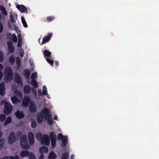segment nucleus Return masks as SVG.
Returning <instances> with one entry per match:
<instances>
[{
    "label": "nucleus",
    "mask_w": 159,
    "mask_h": 159,
    "mask_svg": "<svg viewBox=\"0 0 159 159\" xmlns=\"http://www.w3.org/2000/svg\"><path fill=\"white\" fill-rule=\"evenodd\" d=\"M50 115H52L50 113L48 109L46 107L44 108L37 116V120L38 122L39 123H42L43 119L45 121L47 120Z\"/></svg>",
    "instance_id": "f257e3e1"
},
{
    "label": "nucleus",
    "mask_w": 159,
    "mask_h": 159,
    "mask_svg": "<svg viewBox=\"0 0 159 159\" xmlns=\"http://www.w3.org/2000/svg\"><path fill=\"white\" fill-rule=\"evenodd\" d=\"M20 144L21 147L24 149H29L30 146L28 145V140L27 136L26 134H23L20 138Z\"/></svg>",
    "instance_id": "f03ea898"
},
{
    "label": "nucleus",
    "mask_w": 159,
    "mask_h": 159,
    "mask_svg": "<svg viewBox=\"0 0 159 159\" xmlns=\"http://www.w3.org/2000/svg\"><path fill=\"white\" fill-rule=\"evenodd\" d=\"M4 78L7 80H11L13 77V72L10 67H7L4 70Z\"/></svg>",
    "instance_id": "7ed1b4c3"
},
{
    "label": "nucleus",
    "mask_w": 159,
    "mask_h": 159,
    "mask_svg": "<svg viewBox=\"0 0 159 159\" xmlns=\"http://www.w3.org/2000/svg\"><path fill=\"white\" fill-rule=\"evenodd\" d=\"M2 102L4 103V107L3 110L4 113L6 115H9L11 112L12 107L9 102H6L5 100H3Z\"/></svg>",
    "instance_id": "20e7f679"
},
{
    "label": "nucleus",
    "mask_w": 159,
    "mask_h": 159,
    "mask_svg": "<svg viewBox=\"0 0 159 159\" xmlns=\"http://www.w3.org/2000/svg\"><path fill=\"white\" fill-rule=\"evenodd\" d=\"M50 140L49 136L47 134L44 135L41 140L42 144L48 145L50 143Z\"/></svg>",
    "instance_id": "39448f33"
},
{
    "label": "nucleus",
    "mask_w": 159,
    "mask_h": 159,
    "mask_svg": "<svg viewBox=\"0 0 159 159\" xmlns=\"http://www.w3.org/2000/svg\"><path fill=\"white\" fill-rule=\"evenodd\" d=\"M14 81L20 85H22L23 84L20 75L17 73H16L15 74Z\"/></svg>",
    "instance_id": "423d86ee"
},
{
    "label": "nucleus",
    "mask_w": 159,
    "mask_h": 159,
    "mask_svg": "<svg viewBox=\"0 0 159 159\" xmlns=\"http://www.w3.org/2000/svg\"><path fill=\"white\" fill-rule=\"evenodd\" d=\"M16 139V135L14 132H11L8 136V143L10 144L13 143L15 141Z\"/></svg>",
    "instance_id": "0eeeda50"
},
{
    "label": "nucleus",
    "mask_w": 159,
    "mask_h": 159,
    "mask_svg": "<svg viewBox=\"0 0 159 159\" xmlns=\"http://www.w3.org/2000/svg\"><path fill=\"white\" fill-rule=\"evenodd\" d=\"M29 142L30 145H33L34 142V137L33 134L30 132L28 134Z\"/></svg>",
    "instance_id": "6e6552de"
},
{
    "label": "nucleus",
    "mask_w": 159,
    "mask_h": 159,
    "mask_svg": "<svg viewBox=\"0 0 159 159\" xmlns=\"http://www.w3.org/2000/svg\"><path fill=\"white\" fill-rule=\"evenodd\" d=\"M30 102H31V101L30 98L28 96L25 97L22 101V105L24 107H26Z\"/></svg>",
    "instance_id": "1a4fd4ad"
},
{
    "label": "nucleus",
    "mask_w": 159,
    "mask_h": 159,
    "mask_svg": "<svg viewBox=\"0 0 159 159\" xmlns=\"http://www.w3.org/2000/svg\"><path fill=\"white\" fill-rule=\"evenodd\" d=\"M52 36L51 33H49L48 34L43 38L41 44H43L48 42Z\"/></svg>",
    "instance_id": "9d476101"
},
{
    "label": "nucleus",
    "mask_w": 159,
    "mask_h": 159,
    "mask_svg": "<svg viewBox=\"0 0 159 159\" xmlns=\"http://www.w3.org/2000/svg\"><path fill=\"white\" fill-rule=\"evenodd\" d=\"M16 7L19 10V11L22 13H25L27 12V8L24 5H17Z\"/></svg>",
    "instance_id": "9b49d317"
},
{
    "label": "nucleus",
    "mask_w": 159,
    "mask_h": 159,
    "mask_svg": "<svg viewBox=\"0 0 159 159\" xmlns=\"http://www.w3.org/2000/svg\"><path fill=\"white\" fill-rule=\"evenodd\" d=\"M6 93V89L5 87V84L2 82L0 84V95L4 96Z\"/></svg>",
    "instance_id": "f8f14e48"
},
{
    "label": "nucleus",
    "mask_w": 159,
    "mask_h": 159,
    "mask_svg": "<svg viewBox=\"0 0 159 159\" xmlns=\"http://www.w3.org/2000/svg\"><path fill=\"white\" fill-rule=\"evenodd\" d=\"M7 43L9 52L11 53L13 52L14 51V48L12 43L11 41H8Z\"/></svg>",
    "instance_id": "ddd939ff"
},
{
    "label": "nucleus",
    "mask_w": 159,
    "mask_h": 159,
    "mask_svg": "<svg viewBox=\"0 0 159 159\" xmlns=\"http://www.w3.org/2000/svg\"><path fill=\"white\" fill-rule=\"evenodd\" d=\"M15 115L19 119L23 118L25 116L22 111H20L19 110L16 111Z\"/></svg>",
    "instance_id": "4468645a"
},
{
    "label": "nucleus",
    "mask_w": 159,
    "mask_h": 159,
    "mask_svg": "<svg viewBox=\"0 0 159 159\" xmlns=\"http://www.w3.org/2000/svg\"><path fill=\"white\" fill-rule=\"evenodd\" d=\"M32 89V88H31L30 86H25L23 89L24 93L26 94H29L30 93Z\"/></svg>",
    "instance_id": "2eb2a0df"
},
{
    "label": "nucleus",
    "mask_w": 159,
    "mask_h": 159,
    "mask_svg": "<svg viewBox=\"0 0 159 159\" xmlns=\"http://www.w3.org/2000/svg\"><path fill=\"white\" fill-rule=\"evenodd\" d=\"M24 76L27 80H29L30 78V72L28 69H25L23 70Z\"/></svg>",
    "instance_id": "dca6fc26"
},
{
    "label": "nucleus",
    "mask_w": 159,
    "mask_h": 159,
    "mask_svg": "<svg viewBox=\"0 0 159 159\" xmlns=\"http://www.w3.org/2000/svg\"><path fill=\"white\" fill-rule=\"evenodd\" d=\"M68 142V137L66 136L64 137L63 139L61 141V147L62 148H64Z\"/></svg>",
    "instance_id": "f3484780"
},
{
    "label": "nucleus",
    "mask_w": 159,
    "mask_h": 159,
    "mask_svg": "<svg viewBox=\"0 0 159 159\" xmlns=\"http://www.w3.org/2000/svg\"><path fill=\"white\" fill-rule=\"evenodd\" d=\"M30 153L29 151L27 150L23 151L20 152V155L21 157H27L30 155Z\"/></svg>",
    "instance_id": "a211bd4d"
},
{
    "label": "nucleus",
    "mask_w": 159,
    "mask_h": 159,
    "mask_svg": "<svg viewBox=\"0 0 159 159\" xmlns=\"http://www.w3.org/2000/svg\"><path fill=\"white\" fill-rule=\"evenodd\" d=\"M40 153H47L48 151V148L46 146H42L39 149Z\"/></svg>",
    "instance_id": "6ab92c4d"
},
{
    "label": "nucleus",
    "mask_w": 159,
    "mask_h": 159,
    "mask_svg": "<svg viewBox=\"0 0 159 159\" xmlns=\"http://www.w3.org/2000/svg\"><path fill=\"white\" fill-rule=\"evenodd\" d=\"M47 122L48 124L49 125H52L53 123V121L52 117V115H50L47 118Z\"/></svg>",
    "instance_id": "aec40b11"
},
{
    "label": "nucleus",
    "mask_w": 159,
    "mask_h": 159,
    "mask_svg": "<svg viewBox=\"0 0 159 159\" xmlns=\"http://www.w3.org/2000/svg\"><path fill=\"white\" fill-rule=\"evenodd\" d=\"M56 158V155L53 151L51 152L49 154L48 159H55Z\"/></svg>",
    "instance_id": "412c9836"
},
{
    "label": "nucleus",
    "mask_w": 159,
    "mask_h": 159,
    "mask_svg": "<svg viewBox=\"0 0 159 159\" xmlns=\"http://www.w3.org/2000/svg\"><path fill=\"white\" fill-rule=\"evenodd\" d=\"M29 109L31 113H34L36 111V107L34 105L31 104L29 107Z\"/></svg>",
    "instance_id": "4be33fe9"
},
{
    "label": "nucleus",
    "mask_w": 159,
    "mask_h": 159,
    "mask_svg": "<svg viewBox=\"0 0 159 159\" xmlns=\"http://www.w3.org/2000/svg\"><path fill=\"white\" fill-rule=\"evenodd\" d=\"M8 158H9V159H20L18 155H16L15 157L12 156L9 157L5 156L2 158V159H8Z\"/></svg>",
    "instance_id": "5701e85b"
},
{
    "label": "nucleus",
    "mask_w": 159,
    "mask_h": 159,
    "mask_svg": "<svg viewBox=\"0 0 159 159\" xmlns=\"http://www.w3.org/2000/svg\"><path fill=\"white\" fill-rule=\"evenodd\" d=\"M51 140H56V134L53 131H51L50 134Z\"/></svg>",
    "instance_id": "b1692460"
},
{
    "label": "nucleus",
    "mask_w": 159,
    "mask_h": 159,
    "mask_svg": "<svg viewBox=\"0 0 159 159\" xmlns=\"http://www.w3.org/2000/svg\"><path fill=\"white\" fill-rule=\"evenodd\" d=\"M31 84L34 88L37 89L38 88V83L35 80L32 79Z\"/></svg>",
    "instance_id": "393cba45"
},
{
    "label": "nucleus",
    "mask_w": 159,
    "mask_h": 159,
    "mask_svg": "<svg viewBox=\"0 0 159 159\" xmlns=\"http://www.w3.org/2000/svg\"><path fill=\"white\" fill-rule=\"evenodd\" d=\"M12 102L13 104H16L19 102L18 98L16 96L12 97L11 98Z\"/></svg>",
    "instance_id": "a878e982"
},
{
    "label": "nucleus",
    "mask_w": 159,
    "mask_h": 159,
    "mask_svg": "<svg viewBox=\"0 0 159 159\" xmlns=\"http://www.w3.org/2000/svg\"><path fill=\"white\" fill-rule=\"evenodd\" d=\"M51 54V52H49L46 49L44 50L43 52V55L44 56V57H50Z\"/></svg>",
    "instance_id": "bb28decb"
},
{
    "label": "nucleus",
    "mask_w": 159,
    "mask_h": 159,
    "mask_svg": "<svg viewBox=\"0 0 159 159\" xmlns=\"http://www.w3.org/2000/svg\"><path fill=\"white\" fill-rule=\"evenodd\" d=\"M12 121V119L11 117H8L7 118L6 120L4 122V124L5 125H7L8 124L11 123Z\"/></svg>",
    "instance_id": "cd10ccee"
},
{
    "label": "nucleus",
    "mask_w": 159,
    "mask_h": 159,
    "mask_svg": "<svg viewBox=\"0 0 159 159\" xmlns=\"http://www.w3.org/2000/svg\"><path fill=\"white\" fill-rule=\"evenodd\" d=\"M21 20L23 24V26L27 28L28 27V25L25 21V20L23 16H22L21 17Z\"/></svg>",
    "instance_id": "c85d7f7f"
},
{
    "label": "nucleus",
    "mask_w": 159,
    "mask_h": 159,
    "mask_svg": "<svg viewBox=\"0 0 159 159\" xmlns=\"http://www.w3.org/2000/svg\"><path fill=\"white\" fill-rule=\"evenodd\" d=\"M9 61L11 64L12 65L14 64L15 60L13 56H11L10 57L9 59Z\"/></svg>",
    "instance_id": "c756f323"
},
{
    "label": "nucleus",
    "mask_w": 159,
    "mask_h": 159,
    "mask_svg": "<svg viewBox=\"0 0 159 159\" xmlns=\"http://www.w3.org/2000/svg\"><path fill=\"white\" fill-rule=\"evenodd\" d=\"M43 91H42L43 94L44 96H45L46 95H47V96H48V94H47V88H46V87L44 86H43Z\"/></svg>",
    "instance_id": "7c9ffc66"
},
{
    "label": "nucleus",
    "mask_w": 159,
    "mask_h": 159,
    "mask_svg": "<svg viewBox=\"0 0 159 159\" xmlns=\"http://www.w3.org/2000/svg\"><path fill=\"white\" fill-rule=\"evenodd\" d=\"M31 127L32 128H34L36 127L37 125L36 122L35 120L32 119L31 120Z\"/></svg>",
    "instance_id": "2f4dec72"
},
{
    "label": "nucleus",
    "mask_w": 159,
    "mask_h": 159,
    "mask_svg": "<svg viewBox=\"0 0 159 159\" xmlns=\"http://www.w3.org/2000/svg\"><path fill=\"white\" fill-rule=\"evenodd\" d=\"M68 157V154L67 152L64 153L61 158V159H67Z\"/></svg>",
    "instance_id": "473e14b6"
},
{
    "label": "nucleus",
    "mask_w": 159,
    "mask_h": 159,
    "mask_svg": "<svg viewBox=\"0 0 159 159\" xmlns=\"http://www.w3.org/2000/svg\"><path fill=\"white\" fill-rule=\"evenodd\" d=\"M22 43V39L21 37H18V41L17 43V46L20 47L21 46Z\"/></svg>",
    "instance_id": "72a5a7b5"
},
{
    "label": "nucleus",
    "mask_w": 159,
    "mask_h": 159,
    "mask_svg": "<svg viewBox=\"0 0 159 159\" xmlns=\"http://www.w3.org/2000/svg\"><path fill=\"white\" fill-rule=\"evenodd\" d=\"M10 21L12 23H13L15 22H16V21L15 20L14 16L13 15H12L11 14H10Z\"/></svg>",
    "instance_id": "f704fd0d"
},
{
    "label": "nucleus",
    "mask_w": 159,
    "mask_h": 159,
    "mask_svg": "<svg viewBox=\"0 0 159 159\" xmlns=\"http://www.w3.org/2000/svg\"><path fill=\"white\" fill-rule=\"evenodd\" d=\"M6 118V116L4 114H0V121L2 122Z\"/></svg>",
    "instance_id": "c9c22d12"
},
{
    "label": "nucleus",
    "mask_w": 159,
    "mask_h": 159,
    "mask_svg": "<svg viewBox=\"0 0 159 159\" xmlns=\"http://www.w3.org/2000/svg\"><path fill=\"white\" fill-rule=\"evenodd\" d=\"M46 60L48 62L49 64L51 66H53V64L54 61L53 60L49 59L48 58H46Z\"/></svg>",
    "instance_id": "e433bc0d"
},
{
    "label": "nucleus",
    "mask_w": 159,
    "mask_h": 159,
    "mask_svg": "<svg viewBox=\"0 0 159 159\" xmlns=\"http://www.w3.org/2000/svg\"><path fill=\"white\" fill-rule=\"evenodd\" d=\"M64 138L63 134L61 133L58 134L57 136V139L58 140H61Z\"/></svg>",
    "instance_id": "4c0bfd02"
},
{
    "label": "nucleus",
    "mask_w": 159,
    "mask_h": 159,
    "mask_svg": "<svg viewBox=\"0 0 159 159\" xmlns=\"http://www.w3.org/2000/svg\"><path fill=\"white\" fill-rule=\"evenodd\" d=\"M16 64H17V66L18 67V68H19L20 66V60L18 58H16Z\"/></svg>",
    "instance_id": "58836bf2"
},
{
    "label": "nucleus",
    "mask_w": 159,
    "mask_h": 159,
    "mask_svg": "<svg viewBox=\"0 0 159 159\" xmlns=\"http://www.w3.org/2000/svg\"><path fill=\"white\" fill-rule=\"evenodd\" d=\"M12 40L15 43L17 42V39L15 34H13L12 35Z\"/></svg>",
    "instance_id": "ea45409f"
},
{
    "label": "nucleus",
    "mask_w": 159,
    "mask_h": 159,
    "mask_svg": "<svg viewBox=\"0 0 159 159\" xmlns=\"http://www.w3.org/2000/svg\"><path fill=\"white\" fill-rule=\"evenodd\" d=\"M15 94L17 96H18L20 98L22 97V94L20 91H16L15 92Z\"/></svg>",
    "instance_id": "a19ab883"
},
{
    "label": "nucleus",
    "mask_w": 159,
    "mask_h": 159,
    "mask_svg": "<svg viewBox=\"0 0 159 159\" xmlns=\"http://www.w3.org/2000/svg\"><path fill=\"white\" fill-rule=\"evenodd\" d=\"M37 74L36 72H34L32 74L31 78L32 79H34V78L37 77Z\"/></svg>",
    "instance_id": "79ce46f5"
},
{
    "label": "nucleus",
    "mask_w": 159,
    "mask_h": 159,
    "mask_svg": "<svg viewBox=\"0 0 159 159\" xmlns=\"http://www.w3.org/2000/svg\"><path fill=\"white\" fill-rule=\"evenodd\" d=\"M3 54L2 52H0V62L2 61L3 60Z\"/></svg>",
    "instance_id": "37998d69"
},
{
    "label": "nucleus",
    "mask_w": 159,
    "mask_h": 159,
    "mask_svg": "<svg viewBox=\"0 0 159 159\" xmlns=\"http://www.w3.org/2000/svg\"><path fill=\"white\" fill-rule=\"evenodd\" d=\"M30 159H36L34 154V153L30 152Z\"/></svg>",
    "instance_id": "c03bdc74"
},
{
    "label": "nucleus",
    "mask_w": 159,
    "mask_h": 159,
    "mask_svg": "<svg viewBox=\"0 0 159 159\" xmlns=\"http://www.w3.org/2000/svg\"><path fill=\"white\" fill-rule=\"evenodd\" d=\"M36 137L37 138H39L41 139L42 138V134L41 133H38L36 135Z\"/></svg>",
    "instance_id": "a18cd8bd"
},
{
    "label": "nucleus",
    "mask_w": 159,
    "mask_h": 159,
    "mask_svg": "<svg viewBox=\"0 0 159 159\" xmlns=\"http://www.w3.org/2000/svg\"><path fill=\"white\" fill-rule=\"evenodd\" d=\"M51 144L52 146V148H54L56 145V140H51Z\"/></svg>",
    "instance_id": "49530a36"
},
{
    "label": "nucleus",
    "mask_w": 159,
    "mask_h": 159,
    "mask_svg": "<svg viewBox=\"0 0 159 159\" xmlns=\"http://www.w3.org/2000/svg\"><path fill=\"white\" fill-rule=\"evenodd\" d=\"M54 19V17L53 16H48L47 18V20L49 21H52Z\"/></svg>",
    "instance_id": "de8ad7c7"
},
{
    "label": "nucleus",
    "mask_w": 159,
    "mask_h": 159,
    "mask_svg": "<svg viewBox=\"0 0 159 159\" xmlns=\"http://www.w3.org/2000/svg\"><path fill=\"white\" fill-rule=\"evenodd\" d=\"M3 30V26L1 22V20H0V33L2 32Z\"/></svg>",
    "instance_id": "09e8293b"
},
{
    "label": "nucleus",
    "mask_w": 159,
    "mask_h": 159,
    "mask_svg": "<svg viewBox=\"0 0 159 159\" xmlns=\"http://www.w3.org/2000/svg\"><path fill=\"white\" fill-rule=\"evenodd\" d=\"M32 93L34 95V96H36L37 95V92L34 89L32 88Z\"/></svg>",
    "instance_id": "8fccbe9b"
},
{
    "label": "nucleus",
    "mask_w": 159,
    "mask_h": 159,
    "mask_svg": "<svg viewBox=\"0 0 159 159\" xmlns=\"http://www.w3.org/2000/svg\"><path fill=\"white\" fill-rule=\"evenodd\" d=\"M4 143V140L2 139H0V146H2Z\"/></svg>",
    "instance_id": "3c124183"
},
{
    "label": "nucleus",
    "mask_w": 159,
    "mask_h": 159,
    "mask_svg": "<svg viewBox=\"0 0 159 159\" xmlns=\"http://www.w3.org/2000/svg\"><path fill=\"white\" fill-rule=\"evenodd\" d=\"M20 56L21 57H23L24 55V52L23 50H20L19 52Z\"/></svg>",
    "instance_id": "603ef678"
},
{
    "label": "nucleus",
    "mask_w": 159,
    "mask_h": 159,
    "mask_svg": "<svg viewBox=\"0 0 159 159\" xmlns=\"http://www.w3.org/2000/svg\"><path fill=\"white\" fill-rule=\"evenodd\" d=\"M22 135V133L20 131H18L16 133V135L19 137H21Z\"/></svg>",
    "instance_id": "864d4df0"
},
{
    "label": "nucleus",
    "mask_w": 159,
    "mask_h": 159,
    "mask_svg": "<svg viewBox=\"0 0 159 159\" xmlns=\"http://www.w3.org/2000/svg\"><path fill=\"white\" fill-rule=\"evenodd\" d=\"M41 153L40 157L39 159H43L44 158V154H43V153Z\"/></svg>",
    "instance_id": "5fc2aeb1"
},
{
    "label": "nucleus",
    "mask_w": 159,
    "mask_h": 159,
    "mask_svg": "<svg viewBox=\"0 0 159 159\" xmlns=\"http://www.w3.org/2000/svg\"><path fill=\"white\" fill-rule=\"evenodd\" d=\"M0 9L2 11L5 9V8L2 6H0Z\"/></svg>",
    "instance_id": "6e6d98bb"
},
{
    "label": "nucleus",
    "mask_w": 159,
    "mask_h": 159,
    "mask_svg": "<svg viewBox=\"0 0 159 159\" xmlns=\"http://www.w3.org/2000/svg\"><path fill=\"white\" fill-rule=\"evenodd\" d=\"M41 91V89H39L38 90V94L39 96L42 95Z\"/></svg>",
    "instance_id": "4d7b16f0"
},
{
    "label": "nucleus",
    "mask_w": 159,
    "mask_h": 159,
    "mask_svg": "<svg viewBox=\"0 0 159 159\" xmlns=\"http://www.w3.org/2000/svg\"><path fill=\"white\" fill-rule=\"evenodd\" d=\"M2 13L4 15H7V11H6V9L4 10V11H2Z\"/></svg>",
    "instance_id": "13d9d810"
},
{
    "label": "nucleus",
    "mask_w": 159,
    "mask_h": 159,
    "mask_svg": "<svg viewBox=\"0 0 159 159\" xmlns=\"http://www.w3.org/2000/svg\"><path fill=\"white\" fill-rule=\"evenodd\" d=\"M3 68V66L2 64H0V71L2 70Z\"/></svg>",
    "instance_id": "bf43d9fd"
},
{
    "label": "nucleus",
    "mask_w": 159,
    "mask_h": 159,
    "mask_svg": "<svg viewBox=\"0 0 159 159\" xmlns=\"http://www.w3.org/2000/svg\"><path fill=\"white\" fill-rule=\"evenodd\" d=\"M53 119L54 120H58V117L56 115H55L53 117Z\"/></svg>",
    "instance_id": "052dcab7"
},
{
    "label": "nucleus",
    "mask_w": 159,
    "mask_h": 159,
    "mask_svg": "<svg viewBox=\"0 0 159 159\" xmlns=\"http://www.w3.org/2000/svg\"><path fill=\"white\" fill-rule=\"evenodd\" d=\"M55 65L56 66H58V65H59V63H58V61H56L55 62Z\"/></svg>",
    "instance_id": "680f3d73"
},
{
    "label": "nucleus",
    "mask_w": 159,
    "mask_h": 159,
    "mask_svg": "<svg viewBox=\"0 0 159 159\" xmlns=\"http://www.w3.org/2000/svg\"><path fill=\"white\" fill-rule=\"evenodd\" d=\"M74 156L73 155H71L70 157V159H74Z\"/></svg>",
    "instance_id": "e2e57ef3"
},
{
    "label": "nucleus",
    "mask_w": 159,
    "mask_h": 159,
    "mask_svg": "<svg viewBox=\"0 0 159 159\" xmlns=\"http://www.w3.org/2000/svg\"><path fill=\"white\" fill-rule=\"evenodd\" d=\"M8 26L10 27H11V24L10 23H8Z\"/></svg>",
    "instance_id": "0e129e2a"
},
{
    "label": "nucleus",
    "mask_w": 159,
    "mask_h": 159,
    "mask_svg": "<svg viewBox=\"0 0 159 159\" xmlns=\"http://www.w3.org/2000/svg\"><path fill=\"white\" fill-rule=\"evenodd\" d=\"M2 136V133H1V132H0V138Z\"/></svg>",
    "instance_id": "69168bd1"
}]
</instances>
